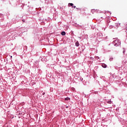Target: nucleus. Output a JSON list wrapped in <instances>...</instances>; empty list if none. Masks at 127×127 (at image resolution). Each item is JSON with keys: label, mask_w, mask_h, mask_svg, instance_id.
I'll use <instances>...</instances> for the list:
<instances>
[{"label": "nucleus", "mask_w": 127, "mask_h": 127, "mask_svg": "<svg viewBox=\"0 0 127 127\" xmlns=\"http://www.w3.org/2000/svg\"><path fill=\"white\" fill-rule=\"evenodd\" d=\"M113 44L114 46H116V47H118V46L121 45V41H120L119 39H116L113 41Z\"/></svg>", "instance_id": "f257e3e1"}, {"label": "nucleus", "mask_w": 127, "mask_h": 127, "mask_svg": "<svg viewBox=\"0 0 127 127\" xmlns=\"http://www.w3.org/2000/svg\"><path fill=\"white\" fill-rule=\"evenodd\" d=\"M102 67H103V68H107V64H102Z\"/></svg>", "instance_id": "f03ea898"}, {"label": "nucleus", "mask_w": 127, "mask_h": 127, "mask_svg": "<svg viewBox=\"0 0 127 127\" xmlns=\"http://www.w3.org/2000/svg\"><path fill=\"white\" fill-rule=\"evenodd\" d=\"M62 35H66V32H65L64 31H63L61 33Z\"/></svg>", "instance_id": "7ed1b4c3"}, {"label": "nucleus", "mask_w": 127, "mask_h": 127, "mask_svg": "<svg viewBox=\"0 0 127 127\" xmlns=\"http://www.w3.org/2000/svg\"><path fill=\"white\" fill-rule=\"evenodd\" d=\"M75 45L76 46H77V47H78L79 46V45H80L79 44V42L77 41L76 43H75Z\"/></svg>", "instance_id": "20e7f679"}, {"label": "nucleus", "mask_w": 127, "mask_h": 127, "mask_svg": "<svg viewBox=\"0 0 127 127\" xmlns=\"http://www.w3.org/2000/svg\"><path fill=\"white\" fill-rule=\"evenodd\" d=\"M65 101H70V98H69V97L65 98Z\"/></svg>", "instance_id": "39448f33"}, {"label": "nucleus", "mask_w": 127, "mask_h": 127, "mask_svg": "<svg viewBox=\"0 0 127 127\" xmlns=\"http://www.w3.org/2000/svg\"><path fill=\"white\" fill-rule=\"evenodd\" d=\"M68 5H69L70 6H73V5H74V4H73L72 3H69Z\"/></svg>", "instance_id": "423d86ee"}, {"label": "nucleus", "mask_w": 127, "mask_h": 127, "mask_svg": "<svg viewBox=\"0 0 127 127\" xmlns=\"http://www.w3.org/2000/svg\"><path fill=\"white\" fill-rule=\"evenodd\" d=\"M95 11H96V10H95L94 9H93L91 10V12H92V13H94V12H95Z\"/></svg>", "instance_id": "0eeeda50"}, {"label": "nucleus", "mask_w": 127, "mask_h": 127, "mask_svg": "<svg viewBox=\"0 0 127 127\" xmlns=\"http://www.w3.org/2000/svg\"><path fill=\"white\" fill-rule=\"evenodd\" d=\"M108 104H112V101L111 100H109L107 101Z\"/></svg>", "instance_id": "6e6552de"}, {"label": "nucleus", "mask_w": 127, "mask_h": 127, "mask_svg": "<svg viewBox=\"0 0 127 127\" xmlns=\"http://www.w3.org/2000/svg\"><path fill=\"white\" fill-rule=\"evenodd\" d=\"M125 53H126V49H125V48H123V54H125Z\"/></svg>", "instance_id": "1a4fd4ad"}, {"label": "nucleus", "mask_w": 127, "mask_h": 127, "mask_svg": "<svg viewBox=\"0 0 127 127\" xmlns=\"http://www.w3.org/2000/svg\"><path fill=\"white\" fill-rule=\"evenodd\" d=\"M109 28H114V26H110Z\"/></svg>", "instance_id": "9d476101"}, {"label": "nucleus", "mask_w": 127, "mask_h": 127, "mask_svg": "<svg viewBox=\"0 0 127 127\" xmlns=\"http://www.w3.org/2000/svg\"><path fill=\"white\" fill-rule=\"evenodd\" d=\"M42 95H43V96H44V95H45V92H43V93H42Z\"/></svg>", "instance_id": "9b49d317"}, {"label": "nucleus", "mask_w": 127, "mask_h": 127, "mask_svg": "<svg viewBox=\"0 0 127 127\" xmlns=\"http://www.w3.org/2000/svg\"><path fill=\"white\" fill-rule=\"evenodd\" d=\"M72 7H73L74 8H76V6L72 5Z\"/></svg>", "instance_id": "f8f14e48"}, {"label": "nucleus", "mask_w": 127, "mask_h": 127, "mask_svg": "<svg viewBox=\"0 0 127 127\" xmlns=\"http://www.w3.org/2000/svg\"><path fill=\"white\" fill-rule=\"evenodd\" d=\"M112 60H113V58H110V61H112Z\"/></svg>", "instance_id": "ddd939ff"}, {"label": "nucleus", "mask_w": 127, "mask_h": 127, "mask_svg": "<svg viewBox=\"0 0 127 127\" xmlns=\"http://www.w3.org/2000/svg\"><path fill=\"white\" fill-rule=\"evenodd\" d=\"M80 81H83V78H80Z\"/></svg>", "instance_id": "4468645a"}, {"label": "nucleus", "mask_w": 127, "mask_h": 127, "mask_svg": "<svg viewBox=\"0 0 127 127\" xmlns=\"http://www.w3.org/2000/svg\"><path fill=\"white\" fill-rule=\"evenodd\" d=\"M96 59H99V57H96Z\"/></svg>", "instance_id": "2eb2a0df"}, {"label": "nucleus", "mask_w": 127, "mask_h": 127, "mask_svg": "<svg viewBox=\"0 0 127 127\" xmlns=\"http://www.w3.org/2000/svg\"><path fill=\"white\" fill-rule=\"evenodd\" d=\"M72 90H75V88H72Z\"/></svg>", "instance_id": "dca6fc26"}, {"label": "nucleus", "mask_w": 127, "mask_h": 127, "mask_svg": "<svg viewBox=\"0 0 127 127\" xmlns=\"http://www.w3.org/2000/svg\"><path fill=\"white\" fill-rule=\"evenodd\" d=\"M95 94H98V92H95Z\"/></svg>", "instance_id": "f3484780"}, {"label": "nucleus", "mask_w": 127, "mask_h": 127, "mask_svg": "<svg viewBox=\"0 0 127 127\" xmlns=\"http://www.w3.org/2000/svg\"><path fill=\"white\" fill-rule=\"evenodd\" d=\"M10 58H12V56H10Z\"/></svg>", "instance_id": "a211bd4d"}, {"label": "nucleus", "mask_w": 127, "mask_h": 127, "mask_svg": "<svg viewBox=\"0 0 127 127\" xmlns=\"http://www.w3.org/2000/svg\"><path fill=\"white\" fill-rule=\"evenodd\" d=\"M22 21L24 22V20H23Z\"/></svg>", "instance_id": "6ab92c4d"}]
</instances>
